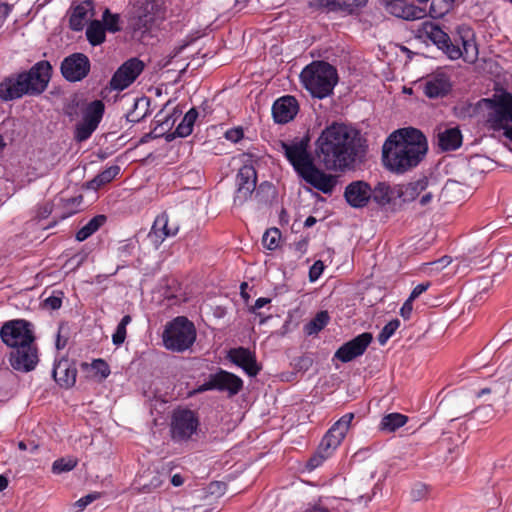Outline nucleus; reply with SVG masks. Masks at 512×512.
I'll return each instance as SVG.
<instances>
[{
  "mask_svg": "<svg viewBox=\"0 0 512 512\" xmlns=\"http://www.w3.org/2000/svg\"><path fill=\"white\" fill-rule=\"evenodd\" d=\"M300 81L314 98L324 99L333 94L338 83V73L328 62L313 61L301 71Z\"/></svg>",
  "mask_w": 512,
  "mask_h": 512,
  "instance_id": "obj_5",
  "label": "nucleus"
},
{
  "mask_svg": "<svg viewBox=\"0 0 512 512\" xmlns=\"http://www.w3.org/2000/svg\"><path fill=\"white\" fill-rule=\"evenodd\" d=\"M101 22L106 32L117 33L121 31L119 14L112 13L108 8L104 10Z\"/></svg>",
  "mask_w": 512,
  "mask_h": 512,
  "instance_id": "obj_40",
  "label": "nucleus"
},
{
  "mask_svg": "<svg viewBox=\"0 0 512 512\" xmlns=\"http://www.w3.org/2000/svg\"><path fill=\"white\" fill-rule=\"evenodd\" d=\"M400 327V320L393 319L389 321L378 334V342L380 345H385L387 341L394 335L396 330Z\"/></svg>",
  "mask_w": 512,
  "mask_h": 512,
  "instance_id": "obj_43",
  "label": "nucleus"
},
{
  "mask_svg": "<svg viewBox=\"0 0 512 512\" xmlns=\"http://www.w3.org/2000/svg\"><path fill=\"white\" fill-rule=\"evenodd\" d=\"M353 419L354 413H346L326 432L317 451L308 460L307 467L310 470L321 466L333 454L345 438Z\"/></svg>",
  "mask_w": 512,
  "mask_h": 512,
  "instance_id": "obj_6",
  "label": "nucleus"
},
{
  "mask_svg": "<svg viewBox=\"0 0 512 512\" xmlns=\"http://www.w3.org/2000/svg\"><path fill=\"white\" fill-rule=\"evenodd\" d=\"M344 198L353 208H364L371 200V186L362 180L349 183L345 187Z\"/></svg>",
  "mask_w": 512,
  "mask_h": 512,
  "instance_id": "obj_21",
  "label": "nucleus"
},
{
  "mask_svg": "<svg viewBox=\"0 0 512 512\" xmlns=\"http://www.w3.org/2000/svg\"><path fill=\"white\" fill-rule=\"evenodd\" d=\"M10 364L18 371L29 372L38 364V349L35 342L17 345L10 353Z\"/></svg>",
  "mask_w": 512,
  "mask_h": 512,
  "instance_id": "obj_17",
  "label": "nucleus"
},
{
  "mask_svg": "<svg viewBox=\"0 0 512 512\" xmlns=\"http://www.w3.org/2000/svg\"><path fill=\"white\" fill-rule=\"evenodd\" d=\"M433 199V195L432 193L428 192L426 194H424L421 198H420V204L421 206H426L428 205Z\"/></svg>",
  "mask_w": 512,
  "mask_h": 512,
  "instance_id": "obj_61",
  "label": "nucleus"
},
{
  "mask_svg": "<svg viewBox=\"0 0 512 512\" xmlns=\"http://www.w3.org/2000/svg\"><path fill=\"white\" fill-rule=\"evenodd\" d=\"M243 386L244 382L239 376L219 368L216 373L210 374L207 381L199 385L194 392L203 393L217 390L226 392L229 397H233L243 389Z\"/></svg>",
  "mask_w": 512,
  "mask_h": 512,
  "instance_id": "obj_9",
  "label": "nucleus"
},
{
  "mask_svg": "<svg viewBox=\"0 0 512 512\" xmlns=\"http://www.w3.org/2000/svg\"><path fill=\"white\" fill-rule=\"evenodd\" d=\"M199 116V112L196 108H191L186 114L184 115L182 121L177 125L174 134L177 137H187L189 136L192 131L194 124Z\"/></svg>",
  "mask_w": 512,
  "mask_h": 512,
  "instance_id": "obj_34",
  "label": "nucleus"
},
{
  "mask_svg": "<svg viewBox=\"0 0 512 512\" xmlns=\"http://www.w3.org/2000/svg\"><path fill=\"white\" fill-rule=\"evenodd\" d=\"M324 271V263L321 260H317L309 269V281H317Z\"/></svg>",
  "mask_w": 512,
  "mask_h": 512,
  "instance_id": "obj_46",
  "label": "nucleus"
},
{
  "mask_svg": "<svg viewBox=\"0 0 512 512\" xmlns=\"http://www.w3.org/2000/svg\"><path fill=\"white\" fill-rule=\"evenodd\" d=\"M199 418L196 412L179 408L174 410L171 419V436L175 441H187L197 431Z\"/></svg>",
  "mask_w": 512,
  "mask_h": 512,
  "instance_id": "obj_12",
  "label": "nucleus"
},
{
  "mask_svg": "<svg viewBox=\"0 0 512 512\" xmlns=\"http://www.w3.org/2000/svg\"><path fill=\"white\" fill-rule=\"evenodd\" d=\"M196 340V328L187 317L178 316L169 322L163 332V342L168 350L183 352Z\"/></svg>",
  "mask_w": 512,
  "mask_h": 512,
  "instance_id": "obj_7",
  "label": "nucleus"
},
{
  "mask_svg": "<svg viewBox=\"0 0 512 512\" xmlns=\"http://www.w3.org/2000/svg\"><path fill=\"white\" fill-rule=\"evenodd\" d=\"M456 0H431L429 15L432 18H442L455 6Z\"/></svg>",
  "mask_w": 512,
  "mask_h": 512,
  "instance_id": "obj_38",
  "label": "nucleus"
},
{
  "mask_svg": "<svg viewBox=\"0 0 512 512\" xmlns=\"http://www.w3.org/2000/svg\"><path fill=\"white\" fill-rule=\"evenodd\" d=\"M179 232L178 224H170L169 216L166 212L159 214L147 235L148 240L155 249H158L168 237H174Z\"/></svg>",
  "mask_w": 512,
  "mask_h": 512,
  "instance_id": "obj_19",
  "label": "nucleus"
},
{
  "mask_svg": "<svg viewBox=\"0 0 512 512\" xmlns=\"http://www.w3.org/2000/svg\"><path fill=\"white\" fill-rule=\"evenodd\" d=\"M451 88L449 76L445 73H437L426 79L423 84V93L428 98L435 99L446 96Z\"/></svg>",
  "mask_w": 512,
  "mask_h": 512,
  "instance_id": "obj_24",
  "label": "nucleus"
},
{
  "mask_svg": "<svg viewBox=\"0 0 512 512\" xmlns=\"http://www.w3.org/2000/svg\"><path fill=\"white\" fill-rule=\"evenodd\" d=\"M428 186L427 177H422L416 181L397 185V197L403 202H411L415 200L421 192Z\"/></svg>",
  "mask_w": 512,
  "mask_h": 512,
  "instance_id": "obj_30",
  "label": "nucleus"
},
{
  "mask_svg": "<svg viewBox=\"0 0 512 512\" xmlns=\"http://www.w3.org/2000/svg\"><path fill=\"white\" fill-rule=\"evenodd\" d=\"M431 286V282L430 281H426V282H422L420 284H418L417 286L414 287V289L411 291L410 295H409V299H411L412 301H414L415 299H417L421 294H423L424 292H426Z\"/></svg>",
  "mask_w": 512,
  "mask_h": 512,
  "instance_id": "obj_48",
  "label": "nucleus"
},
{
  "mask_svg": "<svg viewBox=\"0 0 512 512\" xmlns=\"http://www.w3.org/2000/svg\"><path fill=\"white\" fill-rule=\"evenodd\" d=\"M298 111V101L291 95L280 97L272 105V116L274 121L278 124H286L292 121Z\"/></svg>",
  "mask_w": 512,
  "mask_h": 512,
  "instance_id": "obj_22",
  "label": "nucleus"
},
{
  "mask_svg": "<svg viewBox=\"0 0 512 512\" xmlns=\"http://www.w3.org/2000/svg\"><path fill=\"white\" fill-rule=\"evenodd\" d=\"M86 38L92 46H99L106 41V30L100 20L90 21L86 29Z\"/></svg>",
  "mask_w": 512,
  "mask_h": 512,
  "instance_id": "obj_32",
  "label": "nucleus"
},
{
  "mask_svg": "<svg viewBox=\"0 0 512 512\" xmlns=\"http://www.w3.org/2000/svg\"><path fill=\"white\" fill-rule=\"evenodd\" d=\"M408 421V417L400 413H390L385 415L380 423L381 429L394 432L398 428L404 426Z\"/></svg>",
  "mask_w": 512,
  "mask_h": 512,
  "instance_id": "obj_37",
  "label": "nucleus"
},
{
  "mask_svg": "<svg viewBox=\"0 0 512 512\" xmlns=\"http://www.w3.org/2000/svg\"><path fill=\"white\" fill-rule=\"evenodd\" d=\"M309 245L308 238H302L299 241L294 243V249L299 254V257H302L306 254Z\"/></svg>",
  "mask_w": 512,
  "mask_h": 512,
  "instance_id": "obj_54",
  "label": "nucleus"
},
{
  "mask_svg": "<svg viewBox=\"0 0 512 512\" xmlns=\"http://www.w3.org/2000/svg\"><path fill=\"white\" fill-rule=\"evenodd\" d=\"M397 197V185L393 188L386 182H378L371 187V200L378 206L384 207Z\"/></svg>",
  "mask_w": 512,
  "mask_h": 512,
  "instance_id": "obj_31",
  "label": "nucleus"
},
{
  "mask_svg": "<svg viewBox=\"0 0 512 512\" xmlns=\"http://www.w3.org/2000/svg\"><path fill=\"white\" fill-rule=\"evenodd\" d=\"M491 110L488 121L491 127L500 130L505 124L512 122V94L507 91L495 93L491 98L481 100Z\"/></svg>",
  "mask_w": 512,
  "mask_h": 512,
  "instance_id": "obj_8",
  "label": "nucleus"
},
{
  "mask_svg": "<svg viewBox=\"0 0 512 512\" xmlns=\"http://www.w3.org/2000/svg\"><path fill=\"white\" fill-rule=\"evenodd\" d=\"M52 209L49 204H45L39 209L38 216L41 218L47 217L51 213Z\"/></svg>",
  "mask_w": 512,
  "mask_h": 512,
  "instance_id": "obj_59",
  "label": "nucleus"
},
{
  "mask_svg": "<svg viewBox=\"0 0 512 512\" xmlns=\"http://www.w3.org/2000/svg\"><path fill=\"white\" fill-rule=\"evenodd\" d=\"M229 356L231 361L241 367L247 375L254 377L259 373L260 367L256 357L249 349L244 347L232 349Z\"/></svg>",
  "mask_w": 512,
  "mask_h": 512,
  "instance_id": "obj_27",
  "label": "nucleus"
},
{
  "mask_svg": "<svg viewBox=\"0 0 512 512\" xmlns=\"http://www.w3.org/2000/svg\"><path fill=\"white\" fill-rule=\"evenodd\" d=\"M87 102L83 98L75 95L63 108L64 115L71 121L77 119L86 106Z\"/></svg>",
  "mask_w": 512,
  "mask_h": 512,
  "instance_id": "obj_39",
  "label": "nucleus"
},
{
  "mask_svg": "<svg viewBox=\"0 0 512 512\" xmlns=\"http://www.w3.org/2000/svg\"><path fill=\"white\" fill-rule=\"evenodd\" d=\"M77 369L68 360H60L53 368L55 381L63 388H70L76 382Z\"/></svg>",
  "mask_w": 512,
  "mask_h": 512,
  "instance_id": "obj_28",
  "label": "nucleus"
},
{
  "mask_svg": "<svg viewBox=\"0 0 512 512\" xmlns=\"http://www.w3.org/2000/svg\"><path fill=\"white\" fill-rule=\"evenodd\" d=\"M78 464V460L74 457L59 458L52 464V472L54 474H61L73 470Z\"/></svg>",
  "mask_w": 512,
  "mask_h": 512,
  "instance_id": "obj_42",
  "label": "nucleus"
},
{
  "mask_svg": "<svg viewBox=\"0 0 512 512\" xmlns=\"http://www.w3.org/2000/svg\"><path fill=\"white\" fill-rule=\"evenodd\" d=\"M105 112V105L101 100H94L87 103L82 111L80 121L74 131V139L78 142L88 140L98 128Z\"/></svg>",
  "mask_w": 512,
  "mask_h": 512,
  "instance_id": "obj_10",
  "label": "nucleus"
},
{
  "mask_svg": "<svg viewBox=\"0 0 512 512\" xmlns=\"http://www.w3.org/2000/svg\"><path fill=\"white\" fill-rule=\"evenodd\" d=\"M301 177L324 194H331L337 184L335 176L325 173L316 167L314 163L302 173Z\"/></svg>",
  "mask_w": 512,
  "mask_h": 512,
  "instance_id": "obj_20",
  "label": "nucleus"
},
{
  "mask_svg": "<svg viewBox=\"0 0 512 512\" xmlns=\"http://www.w3.org/2000/svg\"><path fill=\"white\" fill-rule=\"evenodd\" d=\"M419 31L421 37L430 40L451 60L463 58L464 61L473 63L478 57L475 33L466 25L458 26L452 37L430 21L424 22Z\"/></svg>",
  "mask_w": 512,
  "mask_h": 512,
  "instance_id": "obj_3",
  "label": "nucleus"
},
{
  "mask_svg": "<svg viewBox=\"0 0 512 512\" xmlns=\"http://www.w3.org/2000/svg\"><path fill=\"white\" fill-rule=\"evenodd\" d=\"M362 148V138L354 128L332 123L316 141V154L327 170L344 172L355 166Z\"/></svg>",
  "mask_w": 512,
  "mask_h": 512,
  "instance_id": "obj_1",
  "label": "nucleus"
},
{
  "mask_svg": "<svg viewBox=\"0 0 512 512\" xmlns=\"http://www.w3.org/2000/svg\"><path fill=\"white\" fill-rule=\"evenodd\" d=\"M44 303H45L46 307H48V308H50L52 310H57L62 305V299L59 296L52 295V296L48 297L44 301Z\"/></svg>",
  "mask_w": 512,
  "mask_h": 512,
  "instance_id": "obj_55",
  "label": "nucleus"
},
{
  "mask_svg": "<svg viewBox=\"0 0 512 512\" xmlns=\"http://www.w3.org/2000/svg\"><path fill=\"white\" fill-rule=\"evenodd\" d=\"M329 321V313L326 310L319 311L304 325V333L308 336L316 335L328 325Z\"/></svg>",
  "mask_w": 512,
  "mask_h": 512,
  "instance_id": "obj_35",
  "label": "nucleus"
},
{
  "mask_svg": "<svg viewBox=\"0 0 512 512\" xmlns=\"http://www.w3.org/2000/svg\"><path fill=\"white\" fill-rule=\"evenodd\" d=\"M244 137V131L241 127L228 129L225 132V138L233 143L239 142Z\"/></svg>",
  "mask_w": 512,
  "mask_h": 512,
  "instance_id": "obj_47",
  "label": "nucleus"
},
{
  "mask_svg": "<svg viewBox=\"0 0 512 512\" xmlns=\"http://www.w3.org/2000/svg\"><path fill=\"white\" fill-rule=\"evenodd\" d=\"M131 321H132L131 316L130 315H125V316H123V318L119 322V325L123 326V327H127V325L131 323Z\"/></svg>",
  "mask_w": 512,
  "mask_h": 512,
  "instance_id": "obj_63",
  "label": "nucleus"
},
{
  "mask_svg": "<svg viewBox=\"0 0 512 512\" xmlns=\"http://www.w3.org/2000/svg\"><path fill=\"white\" fill-rule=\"evenodd\" d=\"M92 369L95 371V374L101 376V378L105 379L110 374L109 365L103 359H96L92 362Z\"/></svg>",
  "mask_w": 512,
  "mask_h": 512,
  "instance_id": "obj_44",
  "label": "nucleus"
},
{
  "mask_svg": "<svg viewBox=\"0 0 512 512\" xmlns=\"http://www.w3.org/2000/svg\"><path fill=\"white\" fill-rule=\"evenodd\" d=\"M127 331L126 327L117 325L116 331L112 335V341L115 345H121L126 339Z\"/></svg>",
  "mask_w": 512,
  "mask_h": 512,
  "instance_id": "obj_50",
  "label": "nucleus"
},
{
  "mask_svg": "<svg viewBox=\"0 0 512 512\" xmlns=\"http://www.w3.org/2000/svg\"><path fill=\"white\" fill-rule=\"evenodd\" d=\"M12 11V6L8 3H0V21L4 22Z\"/></svg>",
  "mask_w": 512,
  "mask_h": 512,
  "instance_id": "obj_56",
  "label": "nucleus"
},
{
  "mask_svg": "<svg viewBox=\"0 0 512 512\" xmlns=\"http://www.w3.org/2000/svg\"><path fill=\"white\" fill-rule=\"evenodd\" d=\"M120 166L112 165L99 174H97L91 181L88 182V188L98 190L102 186L110 183L120 173Z\"/></svg>",
  "mask_w": 512,
  "mask_h": 512,
  "instance_id": "obj_33",
  "label": "nucleus"
},
{
  "mask_svg": "<svg viewBox=\"0 0 512 512\" xmlns=\"http://www.w3.org/2000/svg\"><path fill=\"white\" fill-rule=\"evenodd\" d=\"M52 76L49 61L41 60L28 71L11 74L0 82V99L8 102L20 99L25 95L38 96L48 87Z\"/></svg>",
  "mask_w": 512,
  "mask_h": 512,
  "instance_id": "obj_4",
  "label": "nucleus"
},
{
  "mask_svg": "<svg viewBox=\"0 0 512 512\" xmlns=\"http://www.w3.org/2000/svg\"><path fill=\"white\" fill-rule=\"evenodd\" d=\"M171 483L175 487H179L184 483V479L180 474H174L171 478Z\"/></svg>",
  "mask_w": 512,
  "mask_h": 512,
  "instance_id": "obj_60",
  "label": "nucleus"
},
{
  "mask_svg": "<svg viewBox=\"0 0 512 512\" xmlns=\"http://www.w3.org/2000/svg\"><path fill=\"white\" fill-rule=\"evenodd\" d=\"M0 337L9 347L35 342L33 325L24 319L11 320L1 327Z\"/></svg>",
  "mask_w": 512,
  "mask_h": 512,
  "instance_id": "obj_11",
  "label": "nucleus"
},
{
  "mask_svg": "<svg viewBox=\"0 0 512 512\" xmlns=\"http://www.w3.org/2000/svg\"><path fill=\"white\" fill-rule=\"evenodd\" d=\"M98 498V495L96 494H88L79 500L75 502V507L79 508L80 510L84 509L87 505L92 503L94 500Z\"/></svg>",
  "mask_w": 512,
  "mask_h": 512,
  "instance_id": "obj_53",
  "label": "nucleus"
},
{
  "mask_svg": "<svg viewBox=\"0 0 512 512\" xmlns=\"http://www.w3.org/2000/svg\"><path fill=\"white\" fill-rule=\"evenodd\" d=\"M271 302V299L270 298H266V297H260L258 298L254 305L251 307L250 311L255 313L256 310L258 309H261L263 308L264 306H266L267 304H269Z\"/></svg>",
  "mask_w": 512,
  "mask_h": 512,
  "instance_id": "obj_57",
  "label": "nucleus"
},
{
  "mask_svg": "<svg viewBox=\"0 0 512 512\" xmlns=\"http://www.w3.org/2000/svg\"><path fill=\"white\" fill-rule=\"evenodd\" d=\"M373 340V336L369 332L359 334L352 340L344 343L340 346L335 354L334 358L340 360L343 363H348L355 358L363 355L367 350L368 346Z\"/></svg>",
  "mask_w": 512,
  "mask_h": 512,
  "instance_id": "obj_18",
  "label": "nucleus"
},
{
  "mask_svg": "<svg viewBox=\"0 0 512 512\" xmlns=\"http://www.w3.org/2000/svg\"><path fill=\"white\" fill-rule=\"evenodd\" d=\"M107 217L99 214L90 219L81 229L76 233V239L78 241H84L89 238L92 234L99 230L101 226L105 224Z\"/></svg>",
  "mask_w": 512,
  "mask_h": 512,
  "instance_id": "obj_36",
  "label": "nucleus"
},
{
  "mask_svg": "<svg viewBox=\"0 0 512 512\" xmlns=\"http://www.w3.org/2000/svg\"><path fill=\"white\" fill-rule=\"evenodd\" d=\"M312 365V359L309 357H298L295 359L294 367L298 371H307Z\"/></svg>",
  "mask_w": 512,
  "mask_h": 512,
  "instance_id": "obj_51",
  "label": "nucleus"
},
{
  "mask_svg": "<svg viewBox=\"0 0 512 512\" xmlns=\"http://www.w3.org/2000/svg\"><path fill=\"white\" fill-rule=\"evenodd\" d=\"M280 239L281 231L276 227L269 228L262 237V244L265 248L273 251L278 248Z\"/></svg>",
  "mask_w": 512,
  "mask_h": 512,
  "instance_id": "obj_41",
  "label": "nucleus"
},
{
  "mask_svg": "<svg viewBox=\"0 0 512 512\" xmlns=\"http://www.w3.org/2000/svg\"><path fill=\"white\" fill-rule=\"evenodd\" d=\"M387 11L398 18L414 21L426 16L427 11L405 0H391L387 3Z\"/></svg>",
  "mask_w": 512,
  "mask_h": 512,
  "instance_id": "obj_23",
  "label": "nucleus"
},
{
  "mask_svg": "<svg viewBox=\"0 0 512 512\" xmlns=\"http://www.w3.org/2000/svg\"><path fill=\"white\" fill-rule=\"evenodd\" d=\"M413 302L411 299L407 298L406 301L403 303L402 307L400 308V316L404 320H409L412 315L413 311Z\"/></svg>",
  "mask_w": 512,
  "mask_h": 512,
  "instance_id": "obj_52",
  "label": "nucleus"
},
{
  "mask_svg": "<svg viewBox=\"0 0 512 512\" xmlns=\"http://www.w3.org/2000/svg\"><path fill=\"white\" fill-rule=\"evenodd\" d=\"M144 64L137 58L124 62L113 74L109 85L112 90L122 91L129 87L141 74Z\"/></svg>",
  "mask_w": 512,
  "mask_h": 512,
  "instance_id": "obj_15",
  "label": "nucleus"
},
{
  "mask_svg": "<svg viewBox=\"0 0 512 512\" xmlns=\"http://www.w3.org/2000/svg\"><path fill=\"white\" fill-rule=\"evenodd\" d=\"M367 3V0H313L311 6L327 12L354 13Z\"/></svg>",
  "mask_w": 512,
  "mask_h": 512,
  "instance_id": "obj_26",
  "label": "nucleus"
},
{
  "mask_svg": "<svg viewBox=\"0 0 512 512\" xmlns=\"http://www.w3.org/2000/svg\"><path fill=\"white\" fill-rule=\"evenodd\" d=\"M308 141V138H303L292 143H281L287 160L300 176L313 164V160L307 150Z\"/></svg>",
  "mask_w": 512,
  "mask_h": 512,
  "instance_id": "obj_14",
  "label": "nucleus"
},
{
  "mask_svg": "<svg viewBox=\"0 0 512 512\" xmlns=\"http://www.w3.org/2000/svg\"><path fill=\"white\" fill-rule=\"evenodd\" d=\"M504 135L512 141V126L505 124Z\"/></svg>",
  "mask_w": 512,
  "mask_h": 512,
  "instance_id": "obj_64",
  "label": "nucleus"
},
{
  "mask_svg": "<svg viewBox=\"0 0 512 512\" xmlns=\"http://www.w3.org/2000/svg\"><path fill=\"white\" fill-rule=\"evenodd\" d=\"M428 151L425 135L416 128L394 131L383 144L382 161L395 173H405L420 164Z\"/></svg>",
  "mask_w": 512,
  "mask_h": 512,
  "instance_id": "obj_2",
  "label": "nucleus"
},
{
  "mask_svg": "<svg viewBox=\"0 0 512 512\" xmlns=\"http://www.w3.org/2000/svg\"><path fill=\"white\" fill-rule=\"evenodd\" d=\"M162 479L159 475L153 476L149 484H143L141 491L143 493H150L162 485Z\"/></svg>",
  "mask_w": 512,
  "mask_h": 512,
  "instance_id": "obj_49",
  "label": "nucleus"
},
{
  "mask_svg": "<svg viewBox=\"0 0 512 512\" xmlns=\"http://www.w3.org/2000/svg\"><path fill=\"white\" fill-rule=\"evenodd\" d=\"M316 222H317V219L314 216H309V217L306 218V220L304 222V227L310 228L313 225H315Z\"/></svg>",
  "mask_w": 512,
  "mask_h": 512,
  "instance_id": "obj_62",
  "label": "nucleus"
},
{
  "mask_svg": "<svg viewBox=\"0 0 512 512\" xmlns=\"http://www.w3.org/2000/svg\"><path fill=\"white\" fill-rule=\"evenodd\" d=\"M437 144L442 151H454L462 145V133L459 128H447L437 134Z\"/></svg>",
  "mask_w": 512,
  "mask_h": 512,
  "instance_id": "obj_29",
  "label": "nucleus"
},
{
  "mask_svg": "<svg viewBox=\"0 0 512 512\" xmlns=\"http://www.w3.org/2000/svg\"><path fill=\"white\" fill-rule=\"evenodd\" d=\"M492 412H493L492 407L490 405H487V406H482V407H478L477 409H475L474 415H475V417L480 418V417H482V414L488 415Z\"/></svg>",
  "mask_w": 512,
  "mask_h": 512,
  "instance_id": "obj_58",
  "label": "nucleus"
},
{
  "mask_svg": "<svg viewBox=\"0 0 512 512\" xmlns=\"http://www.w3.org/2000/svg\"><path fill=\"white\" fill-rule=\"evenodd\" d=\"M236 184L234 204L242 205L251 197L257 185V172L252 163H246L239 169Z\"/></svg>",
  "mask_w": 512,
  "mask_h": 512,
  "instance_id": "obj_16",
  "label": "nucleus"
},
{
  "mask_svg": "<svg viewBox=\"0 0 512 512\" xmlns=\"http://www.w3.org/2000/svg\"><path fill=\"white\" fill-rule=\"evenodd\" d=\"M94 16V3L86 0L72 8L69 16V28L72 31L79 32L88 23L89 19Z\"/></svg>",
  "mask_w": 512,
  "mask_h": 512,
  "instance_id": "obj_25",
  "label": "nucleus"
},
{
  "mask_svg": "<svg viewBox=\"0 0 512 512\" xmlns=\"http://www.w3.org/2000/svg\"><path fill=\"white\" fill-rule=\"evenodd\" d=\"M91 70V62L87 55L75 52L65 57L60 65L63 78L69 82H79L86 78Z\"/></svg>",
  "mask_w": 512,
  "mask_h": 512,
  "instance_id": "obj_13",
  "label": "nucleus"
},
{
  "mask_svg": "<svg viewBox=\"0 0 512 512\" xmlns=\"http://www.w3.org/2000/svg\"><path fill=\"white\" fill-rule=\"evenodd\" d=\"M428 494V486L423 483H417L411 490V498L414 501H420L424 499Z\"/></svg>",
  "mask_w": 512,
  "mask_h": 512,
  "instance_id": "obj_45",
  "label": "nucleus"
}]
</instances>
